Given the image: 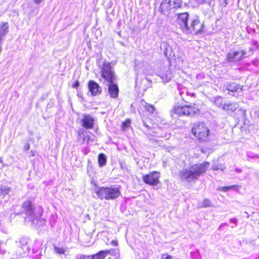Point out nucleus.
<instances>
[{
  "instance_id": "33",
  "label": "nucleus",
  "mask_w": 259,
  "mask_h": 259,
  "mask_svg": "<svg viewBox=\"0 0 259 259\" xmlns=\"http://www.w3.org/2000/svg\"><path fill=\"white\" fill-rule=\"evenodd\" d=\"M229 222L231 223L234 224L235 225L234 226H232V228H234L237 226L238 219L236 218H232L229 220Z\"/></svg>"
},
{
  "instance_id": "7",
  "label": "nucleus",
  "mask_w": 259,
  "mask_h": 259,
  "mask_svg": "<svg viewBox=\"0 0 259 259\" xmlns=\"http://www.w3.org/2000/svg\"><path fill=\"white\" fill-rule=\"evenodd\" d=\"M192 133L200 142H208L211 137L210 129L203 122H196L192 127Z\"/></svg>"
},
{
  "instance_id": "3",
  "label": "nucleus",
  "mask_w": 259,
  "mask_h": 259,
  "mask_svg": "<svg viewBox=\"0 0 259 259\" xmlns=\"http://www.w3.org/2000/svg\"><path fill=\"white\" fill-rule=\"evenodd\" d=\"M101 77L104 79L103 83L107 82L108 93L112 98L116 99L118 96L119 88L114 83L116 76L110 62H103L101 68Z\"/></svg>"
},
{
  "instance_id": "43",
  "label": "nucleus",
  "mask_w": 259,
  "mask_h": 259,
  "mask_svg": "<svg viewBox=\"0 0 259 259\" xmlns=\"http://www.w3.org/2000/svg\"><path fill=\"white\" fill-rule=\"evenodd\" d=\"M228 226V224L226 223H222L220 224V226H219V229H221L222 228V227H223L224 226Z\"/></svg>"
},
{
  "instance_id": "44",
  "label": "nucleus",
  "mask_w": 259,
  "mask_h": 259,
  "mask_svg": "<svg viewBox=\"0 0 259 259\" xmlns=\"http://www.w3.org/2000/svg\"><path fill=\"white\" fill-rule=\"evenodd\" d=\"M82 94L80 92L78 91H77V96L79 97L82 98Z\"/></svg>"
},
{
  "instance_id": "40",
  "label": "nucleus",
  "mask_w": 259,
  "mask_h": 259,
  "mask_svg": "<svg viewBox=\"0 0 259 259\" xmlns=\"http://www.w3.org/2000/svg\"><path fill=\"white\" fill-rule=\"evenodd\" d=\"M159 137H164V138H165L166 139H168L169 137V134L165 133L164 136H163L162 135H160L159 136Z\"/></svg>"
},
{
  "instance_id": "37",
  "label": "nucleus",
  "mask_w": 259,
  "mask_h": 259,
  "mask_svg": "<svg viewBox=\"0 0 259 259\" xmlns=\"http://www.w3.org/2000/svg\"><path fill=\"white\" fill-rule=\"evenodd\" d=\"M79 82L78 80H76L72 84V87L73 88L77 89L79 85Z\"/></svg>"
},
{
  "instance_id": "4",
  "label": "nucleus",
  "mask_w": 259,
  "mask_h": 259,
  "mask_svg": "<svg viewBox=\"0 0 259 259\" xmlns=\"http://www.w3.org/2000/svg\"><path fill=\"white\" fill-rule=\"evenodd\" d=\"M209 165V163L207 161L193 164L189 167L181 170L179 172V176L181 181H185L189 183L195 181L205 174Z\"/></svg>"
},
{
  "instance_id": "46",
  "label": "nucleus",
  "mask_w": 259,
  "mask_h": 259,
  "mask_svg": "<svg viewBox=\"0 0 259 259\" xmlns=\"http://www.w3.org/2000/svg\"><path fill=\"white\" fill-rule=\"evenodd\" d=\"M34 153H35V152H34V151H32V150L30 151V156H34Z\"/></svg>"
},
{
  "instance_id": "35",
  "label": "nucleus",
  "mask_w": 259,
  "mask_h": 259,
  "mask_svg": "<svg viewBox=\"0 0 259 259\" xmlns=\"http://www.w3.org/2000/svg\"><path fill=\"white\" fill-rule=\"evenodd\" d=\"M23 149H24V151H27L28 150H29L30 149V144L28 142H27L24 146V147H23Z\"/></svg>"
},
{
  "instance_id": "32",
  "label": "nucleus",
  "mask_w": 259,
  "mask_h": 259,
  "mask_svg": "<svg viewBox=\"0 0 259 259\" xmlns=\"http://www.w3.org/2000/svg\"><path fill=\"white\" fill-rule=\"evenodd\" d=\"M247 156L248 158H251V159L259 158V155H256L254 153H251V152H248Z\"/></svg>"
},
{
  "instance_id": "20",
  "label": "nucleus",
  "mask_w": 259,
  "mask_h": 259,
  "mask_svg": "<svg viewBox=\"0 0 259 259\" xmlns=\"http://www.w3.org/2000/svg\"><path fill=\"white\" fill-rule=\"evenodd\" d=\"M98 164L100 167L104 166L107 162V156L104 153H100L98 155Z\"/></svg>"
},
{
  "instance_id": "22",
  "label": "nucleus",
  "mask_w": 259,
  "mask_h": 259,
  "mask_svg": "<svg viewBox=\"0 0 259 259\" xmlns=\"http://www.w3.org/2000/svg\"><path fill=\"white\" fill-rule=\"evenodd\" d=\"M104 252L105 257L108 255H115L119 254V250L118 248L111 249L109 250H103Z\"/></svg>"
},
{
  "instance_id": "50",
  "label": "nucleus",
  "mask_w": 259,
  "mask_h": 259,
  "mask_svg": "<svg viewBox=\"0 0 259 259\" xmlns=\"http://www.w3.org/2000/svg\"><path fill=\"white\" fill-rule=\"evenodd\" d=\"M41 222H43V223L45 224L46 221L44 220L42 221H41Z\"/></svg>"
},
{
  "instance_id": "14",
  "label": "nucleus",
  "mask_w": 259,
  "mask_h": 259,
  "mask_svg": "<svg viewBox=\"0 0 259 259\" xmlns=\"http://www.w3.org/2000/svg\"><path fill=\"white\" fill-rule=\"evenodd\" d=\"M29 242V239L26 237H23L21 238L18 242L16 241V243H19L18 246L22 251V252H21V250L20 251V253L21 254H23L24 255L29 251L30 248L28 245Z\"/></svg>"
},
{
  "instance_id": "23",
  "label": "nucleus",
  "mask_w": 259,
  "mask_h": 259,
  "mask_svg": "<svg viewBox=\"0 0 259 259\" xmlns=\"http://www.w3.org/2000/svg\"><path fill=\"white\" fill-rule=\"evenodd\" d=\"M103 250L100 251L97 253L91 255L92 259H105V256Z\"/></svg>"
},
{
  "instance_id": "25",
  "label": "nucleus",
  "mask_w": 259,
  "mask_h": 259,
  "mask_svg": "<svg viewBox=\"0 0 259 259\" xmlns=\"http://www.w3.org/2000/svg\"><path fill=\"white\" fill-rule=\"evenodd\" d=\"M223 98L222 97L218 96L216 97L214 100V103L216 106L219 107H222L224 104H223Z\"/></svg>"
},
{
  "instance_id": "9",
  "label": "nucleus",
  "mask_w": 259,
  "mask_h": 259,
  "mask_svg": "<svg viewBox=\"0 0 259 259\" xmlns=\"http://www.w3.org/2000/svg\"><path fill=\"white\" fill-rule=\"evenodd\" d=\"M182 3V0H163L160 4V12L162 14L167 15L169 10L180 8Z\"/></svg>"
},
{
  "instance_id": "17",
  "label": "nucleus",
  "mask_w": 259,
  "mask_h": 259,
  "mask_svg": "<svg viewBox=\"0 0 259 259\" xmlns=\"http://www.w3.org/2000/svg\"><path fill=\"white\" fill-rule=\"evenodd\" d=\"M9 31V25L8 23L3 22L0 25V41H2L4 37Z\"/></svg>"
},
{
  "instance_id": "52",
  "label": "nucleus",
  "mask_w": 259,
  "mask_h": 259,
  "mask_svg": "<svg viewBox=\"0 0 259 259\" xmlns=\"http://www.w3.org/2000/svg\"><path fill=\"white\" fill-rule=\"evenodd\" d=\"M250 50L251 51L252 50V48H250Z\"/></svg>"
},
{
  "instance_id": "30",
  "label": "nucleus",
  "mask_w": 259,
  "mask_h": 259,
  "mask_svg": "<svg viewBox=\"0 0 259 259\" xmlns=\"http://www.w3.org/2000/svg\"><path fill=\"white\" fill-rule=\"evenodd\" d=\"M224 169L223 166L221 164H214L212 166V169L214 170H223Z\"/></svg>"
},
{
  "instance_id": "38",
  "label": "nucleus",
  "mask_w": 259,
  "mask_h": 259,
  "mask_svg": "<svg viewBox=\"0 0 259 259\" xmlns=\"http://www.w3.org/2000/svg\"><path fill=\"white\" fill-rule=\"evenodd\" d=\"M90 137L88 136H84L83 137V142H87V144H88L89 143V141L90 140Z\"/></svg>"
},
{
  "instance_id": "15",
  "label": "nucleus",
  "mask_w": 259,
  "mask_h": 259,
  "mask_svg": "<svg viewBox=\"0 0 259 259\" xmlns=\"http://www.w3.org/2000/svg\"><path fill=\"white\" fill-rule=\"evenodd\" d=\"M160 48L161 51L167 58H170L172 53L171 47L166 42H162L160 44Z\"/></svg>"
},
{
  "instance_id": "1",
  "label": "nucleus",
  "mask_w": 259,
  "mask_h": 259,
  "mask_svg": "<svg viewBox=\"0 0 259 259\" xmlns=\"http://www.w3.org/2000/svg\"><path fill=\"white\" fill-rule=\"evenodd\" d=\"M177 22L180 28L186 34L202 35L206 31L203 21L197 15H189L187 12L177 14Z\"/></svg>"
},
{
  "instance_id": "27",
  "label": "nucleus",
  "mask_w": 259,
  "mask_h": 259,
  "mask_svg": "<svg viewBox=\"0 0 259 259\" xmlns=\"http://www.w3.org/2000/svg\"><path fill=\"white\" fill-rule=\"evenodd\" d=\"M144 106L145 109L147 110L151 114H153L155 109L153 105H151L149 104H148L146 102H144Z\"/></svg>"
},
{
  "instance_id": "39",
  "label": "nucleus",
  "mask_w": 259,
  "mask_h": 259,
  "mask_svg": "<svg viewBox=\"0 0 259 259\" xmlns=\"http://www.w3.org/2000/svg\"><path fill=\"white\" fill-rule=\"evenodd\" d=\"M204 78V75L203 73L198 74L196 76V78L197 79H201Z\"/></svg>"
},
{
  "instance_id": "36",
  "label": "nucleus",
  "mask_w": 259,
  "mask_h": 259,
  "mask_svg": "<svg viewBox=\"0 0 259 259\" xmlns=\"http://www.w3.org/2000/svg\"><path fill=\"white\" fill-rule=\"evenodd\" d=\"M161 259H172V256L168 254H163Z\"/></svg>"
},
{
  "instance_id": "16",
  "label": "nucleus",
  "mask_w": 259,
  "mask_h": 259,
  "mask_svg": "<svg viewBox=\"0 0 259 259\" xmlns=\"http://www.w3.org/2000/svg\"><path fill=\"white\" fill-rule=\"evenodd\" d=\"M238 108V105L235 102H228L224 104L222 109L228 111V113H232Z\"/></svg>"
},
{
  "instance_id": "31",
  "label": "nucleus",
  "mask_w": 259,
  "mask_h": 259,
  "mask_svg": "<svg viewBox=\"0 0 259 259\" xmlns=\"http://www.w3.org/2000/svg\"><path fill=\"white\" fill-rule=\"evenodd\" d=\"M238 187V186L237 185H232L230 186L224 187L222 188V189L224 191L226 192V191H228L229 190H230L232 189H234V188H237Z\"/></svg>"
},
{
  "instance_id": "34",
  "label": "nucleus",
  "mask_w": 259,
  "mask_h": 259,
  "mask_svg": "<svg viewBox=\"0 0 259 259\" xmlns=\"http://www.w3.org/2000/svg\"><path fill=\"white\" fill-rule=\"evenodd\" d=\"M247 244H252L253 245H255V241L254 240L252 239H248L245 241Z\"/></svg>"
},
{
  "instance_id": "6",
  "label": "nucleus",
  "mask_w": 259,
  "mask_h": 259,
  "mask_svg": "<svg viewBox=\"0 0 259 259\" xmlns=\"http://www.w3.org/2000/svg\"><path fill=\"white\" fill-rule=\"evenodd\" d=\"M96 194L101 200H115L121 195L119 186L111 185L110 187H100L96 191Z\"/></svg>"
},
{
  "instance_id": "42",
  "label": "nucleus",
  "mask_w": 259,
  "mask_h": 259,
  "mask_svg": "<svg viewBox=\"0 0 259 259\" xmlns=\"http://www.w3.org/2000/svg\"><path fill=\"white\" fill-rule=\"evenodd\" d=\"M54 105V103L53 102L49 103L47 105V108H51Z\"/></svg>"
},
{
  "instance_id": "45",
  "label": "nucleus",
  "mask_w": 259,
  "mask_h": 259,
  "mask_svg": "<svg viewBox=\"0 0 259 259\" xmlns=\"http://www.w3.org/2000/svg\"><path fill=\"white\" fill-rule=\"evenodd\" d=\"M143 124L144 125V126L145 127H146L148 129L150 128V127L148 125H147L144 121H143Z\"/></svg>"
},
{
  "instance_id": "28",
  "label": "nucleus",
  "mask_w": 259,
  "mask_h": 259,
  "mask_svg": "<svg viewBox=\"0 0 259 259\" xmlns=\"http://www.w3.org/2000/svg\"><path fill=\"white\" fill-rule=\"evenodd\" d=\"M54 252L56 253L59 254H64L65 252V250L63 247H58L57 246L54 245Z\"/></svg>"
},
{
  "instance_id": "41",
  "label": "nucleus",
  "mask_w": 259,
  "mask_h": 259,
  "mask_svg": "<svg viewBox=\"0 0 259 259\" xmlns=\"http://www.w3.org/2000/svg\"><path fill=\"white\" fill-rule=\"evenodd\" d=\"M111 244L113 246H117L118 245V243L116 240H112L111 242Z\"/></svg>"
},
{
  "instance_id": "18",
  "label": "nucleus",
  "mask_w": 259,
  "mask_h": 259,
  "mask_svg": "<svg viewBox=\"0 0 259 259\" xmlns=\"http://www.w3.org/2000/svg\"><path fill=\"white\" fill-rule=\"evenodd\" d=\"M226 90L229 92H236L239 88V85L235 82H227L225 85Z\"/></svg>"
},
{
  "instance_id": "13",
  "label": "nucleus",
  "mask_w": 259,
  "mask_h": 259,
  "mask_svg": "<svg viewBox=\"0 0 259 259\" xmlns=\"http://www.w3.org/2000/svg\"><path fill=\"white\" fill-rule=\"evenodd\" d=\"M81 125L86 129H92L94 126L95 119L90 114H84L81 120Z\"/></svg>"
},
{
  "instance_id": "8",
  "label": "nucleus",
  "mask_w": 259,
  "mask_h": 259,
  "mask_svg": "<svg viewBox=\"0 0 259 259\" xmlns=\"http://www.w3.org/2000/svg\"><path fill=\"white\" fill-rule=\"evenodd\" d=\"M155 71L156 75L159 76L164 83L169 82L173 76L169 69V64L165 65L160 63L157 68H155Z\"/></svg>"
},
{
  "instance_id": "5",
  "label": "nucleus",
  "mask_w": 259,
  "mask_h": 259,
  "mask_svg": "<svg viewBox=\"0 0 259 259\" xmlns=\"http://www.w3.org/2000/svg\"><path fill=\"white\" fill-rule=\"evenodd\" d=\"M23 211L26 214L27 218L32 223L37 220L42 214L43 209L39 205H36L35 197H28L22 204Z\"/></svg>"
},
{
  "instance_id": "48",
  "label": "nucleus",
  "mask_w": 259,
  "mask_h": 259,
  "mask_svg": "<svg viewBox=\"0 0 259 259\" xmlns=\"http://www.w3.org/2000/svg\"><path fill=\"white\" fill-rule=\"evenodd\" d=\"M236 171H237L238 172H240L241 170L240 169H239V168H236L235 169Z\"/></svg>"
},
{
  "instance_id": "24",
  "label": "nucleus",
  "mask_w": 259,
  "mask_h": 259,
  "mask_svg": "<svg viewBox=\"0 0 259 259\" xmlns=\"http://www.w3.org/2000/svg\"><path fill=\"white\" fill-rule=\"evenodd\" d=\"M212 206H213V205H212L211 201L209 199H207V198L204 199L203 200L202 204H201V206H200L201 207H203V208L212 207Z\"/></svg>"
},
{
  "instance_id": "2",
  "label": "nucleus",
  "mask_w": 259,
  "mask_h": 259,
  "mask_svg": "<svg viewBox=\"0 0 259 259\" xmlns=\"http://www.w3.org/2000/svg\"><path fill=\"white\" fill-rule=\"evenodd\" d=\"M180 94L183 101L190 104L184 106H175L170 111L171 116L173 117L174 115L176 114L179 116H187L192 117L199 114L200 110L194 106L195 104L192 105L190 103L191 101L190 99L195 98V94L193 93H189L187 91H186L185 94L183 91L180 92Z\"/></svg>"
},
{
  "instance_id": "12",
  "label": "nucleus",
  "mask_w": 259,
  "mask_h": 259,
  "mask_svg": "<svg viewBox=\"0 0 259 259\" xmlns=\"http://www.w3.org/2000/svg\"><path fill=\"white\" fill-rule=\"evenodd\" d=\"M88 88L92 96L100 95L102 92V88L96 81L91 80L88 82Z\"/></svg>"
},
{
  "instance_id": "26",
  "label": "nucleus",
  "mask_w": 259,
  "mask_h": 259,
  "mask_svg": "<svg viewBox=\"0 0 259 259\" xmlns=\"http://www.w3.org/2000/svg\"><path fill=\"white\" fill-rule=\"evenodd\" d=\"M131 121L130 119H127L122 122L121 128L123 131H126L130 127Z\"/></svg>"
},
{
  "instance_id": "47",
  "label": "nucleus",
  "mask_w": 259,
  "mask_h": 259,
  "mask_svg": "<svg viewBox=\"0 0 259 259\" xmlns=\"http://www.w3.org/2000/svg\"><path fill=\"white\" fill-rule=\"evenodd\" d=\"M224 3H225V6L228 5L227 0H224Z\"/></svg>"
},
{
  "instance_id": "19",
  "label": "nucleus",
  "mask_w": 259,
  "mask_h": 259,
  "mask_svg": "<svg viewBox=\"0 0 259 259\" xmlns=\"http://www.w3.org/2000/svg\"><path fill=\"white\" fill-rule=\"evenodd\" d=\"M199 5H207L210 8H213L215 5V0H195Z\"/></svg>"
},
{
  "instance_id": "10",
  "label": "nucleus",
  "mask_w": 259,
  "mask_h": 259,
  "mask_svg": "<svg viewBox=\"0 0 259 259\" xmlns=\"http://www.w3.org/2000/svg\"><path fill=\"white\" fill-rule=\"evenodd\" d=\"M246 54V50H230L227 54L226 60L229 63H236L245 58Z\"/></svg>"
},
{
  "instance_id": "11",
  "label": "nucleus",
  "mask_w": 259,
  "mask_h": 259,
  "mask_svg": "<svg viewBox=\"0 0 259 259\" xmlns=\"http://www.w3.org/2000/svg\"><path fill=\"white\" fill-rule=\"evenodd\" d=\"M160 175L159 172L153 171L148 174L143 175L142 176V180L145 184L154 186L160 183L159 178Z\"/></svg>"
},
{
  "instance_id": "49",
  "label": "nucleus",
  "mask_w": 259,
  "mask_h": 259,
  "mask_svg": "<svg viewBox=\"0 0 259 259\" xmlns=\"http://www.w3.org/2000/svg\"><path fill=\"white\" fill-rule=\"evenodd\" d=\"M252 44H253V45H256L257 44V42L256 41H255V40H253L252 41Z\"/></svg>"
},
{
  "instance_id": "29",
  "label": "nucleus",
  "mask_w": 259,
  "mask_h": 259,
  "mask_svg": "<svg viewBox=\"0 0 259 259\" xmlns=\"http://www.w3.org/2000/svg\"><path fill=\"white\" fill-rule=\"evenodd\" d=\"M76 259H92V258L91 255L78 254L76 256Z\"/></svg>"
},
{
  "instance_id": "51",
  "label": "nucleus",
  "mask_w": 259,
  "mask_h": 259,
  "mask_svg": "<svg viewBox=\"0 0 259 259\" xmlns=\"http://www.w3.org/2000/svg\"><path fill=\"white\" fill-rule=\"evenodd\" d=\"M148 134H149L150 135H152V134L150 132H148Z\"/></svg>"
},
{
  "instance_id": "21",
  "label": "nucleus",
  "mask_w": 259,
  "mask_h": 259,
  "mask_svg": "<svg viewBox=\"0 0 259 259\" xmlns=\"http://www.w3.org/2000/svg\"><path fill=\"white\" fill-rule=\"evenodd\" d=\"M11 188L6 185H0V196H5L10 192Z\"/></svg>"
}]
</instances>
